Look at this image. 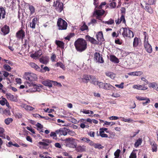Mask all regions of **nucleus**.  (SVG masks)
<instances>
[{
  "label": "nucleus",
  "mask_w": 158,
  "mask_h": 158,
  "mask_svg": "<svg viewBox=\"0 0 158 158\" xmlns=\"http://www.w3.org/2000/svg\"><path fill=\"white\" fill-rule=\"evenodd\" d=\"M87 45L85 40L82 38L78 39L74 43L77 50L81 52L85 50L86 48Z\"/></svg>",
  "instance_id": "2"
},
{
  "label": "nucleus",
  "mask_w": 158,
  "mask_h": 158,
  "mask_svg": "<svg viewBox=\"0 0 158 158\" xmlns=\"http://www.w3.org/2000/svg\"><path fill=\"white\" fill-rule=\"evenodd\" d=\"M142 142V140L141 138H139L135 142V146L136 148L138 147L139 145H140Z\"/></svg>",
  "instance_id": "34"
},
{
  "label": "nucleus",
  "mask_w": 158,
  "mask_h": 158,
  "mask_svg": "<svg viewBox=\"0 0 158 158\" xmlns=\"http://www.w3.org/2000/svg\"><path fill=\"white\" fill-rule=\"evenodd\" d=\"M25 36V32L22 29L18 31L16 34V37L19 39H23Z\"/></svg>",
  "instance_id": "8"
},
{
  "label": "nucleus",
  "mask_w": 158,
  "mask_h": 158,
  "mask_svg": "<svg viewBox=\"0 0 158 158\" xmlns=\"http://www.w3.org/2000/svg\"><path fill=\"white\" fill-rule=\"evenodd\" d=\"M29 65L32 68L36 70L39 71L40 68L36 64L33 62L29 63Z\"/></svg>",
  "instance_id": "23"
},
{
  "label": "nucleus",
  "mask_w": 158,
  "mask_h": 158,
  "mask_svg": "<svg viewBox=\"0 0 158 158\" xmlns=\"http://www.w3.org/2000/svg\"><path fill=\"white\" fill-rule=\"evenodd\" d=\"M57 26L59 30H65L67 29V22L61 18L58 19L57 22Z\"/></svg>",
  "instance_id": "4"
},
{
  "label": "nucleus",
  "mask_w": 158,
  "mask_h": 158,
  "mask_svg": "<svg viewBox=\"0 0 158 158\" xmlns=\"http://www.w3.org/2000/svg\"><path fill=\"white\" fill-rule=\"evenodd\" d=\"M112 96L114 98H118L120 96V95L117 93L113 94Z\"/></svg>",
  "instance_id": "63"
},
{
  "label": "nucleus",
  "mask_w": 158,
  "mask_h": 158,
  "mask_svg": "<svg viewBox=\"0 0 158 158\" xmlns=\"http://www.w3.org/2000/svg\"><path fill=\"white\" fill-rule=\"evenodd\" d=\"M143 3L145 4V5H146L144 8L145 10L151 14L153 13V9L151 8L149 4L147 3L146 2L143 1Z\"/></svg>",
  "instance_id": "11"
},
{
  "label": "nucleus",
  "mask_w": 158,
  "mask_h": 158,
  "mask_svg": "<svg viewBox=\"0 0 158 158\" xmlns=\"http://www.w3.org/2000/svg\"><path fill=\"white\" fill-rule=\"evenodd\" d=\"M24 77L25 78L29 81L25 83L26 88L27 89L28 87H31L32 85H34L35 84L33 81L36 80L37 76L36 74L33 73H25Z\"/></svg>",
  "instance_id": "1"
},
{
  "label": "nucleus",
  "mask_w": 158,
  "mask_h": 158,
  "mask_svg": "<svg viewBox=\"0 0 158 158\" xmlns=\"http://www.w3.org/2000/svg\"><path fill=\"white\" fill-rule=\"evenodd\" d=\"M144 101H146L143 102L142 103L143 105H145L148 103H149L150 102V100L149 99L147 98H145V100Z\"/></svg>",
  "instance_id": "54"
},
{
  "label": "nucleus",
  "mask_w": 158,
  "mask_h": 158,
  "mask_svg": "<svg viewBox=\"0 0 158 158\" xmlns=\"http://www.w3.org/2000/svg\"><path fill=\"white\" fill-rule=\"evenodd\" d=\"M122 29L123 30V32L122 33V35L124 37L133 38L134 37L133 32L131 30L127 29L126 27H122Z\"/></svg>",
  "instance_id": "6"
},
{
  "label": "nucleus",
  "mask_w": 158,
  "mask_h": 158,
  "mask_svg": "<svg viewBox=\"0 0 158 158\" xmlns=\"http://www.w3.org/2000/svg\"><path fill=\"white\" fill-rule=\"evenodd\" d=\"M42 141L43 142H40L38 143V144L39 145H42L44 146H48L49 145V144L51 143L52 142L51 140L48 139H44L42 140Z\"/></svg>",
  "instance_id": "13"
},
{
  "label": "nucleus",
  "mask_w": 158,
  "mask_h": 158,
  "mask_svg": "<svg viewBox=\"0 0 158 158\" xmlns=\"http://www.w3.org/2000/svg\"><path fill=\"white\" fill-rule=\"evenodd\" d=\"M30 11V14L32 15L35 12V8L32 6H30L29 7Z\"/></svg>",
  "instance_id": "42"
},
{
  "label": "nucleus",
  "mask_w": 158,
  "mask_h": 158,
  "mask_svg": "<svg viewBox=\"0 0 158 158\" xmlns=\"http://www.w3.org/2000/svg\"><path fill=\"white\" fill-rule=\"evenodd\" d=\"M1 31L4 35H6L8 34L10 31L9 27V26L5 25L1 28Z\"/></svg>",
  "instance_id": "16"
},
{
  "label": "nucleus",
  "mask_w": 158,
  "mask_h": 158,
  "mask_svg": "<svg viewBox=\"0 0 158 158\" xmlns=\"http://www.w3.org/2000/svg\"><path fill=\"white\" fill-rule=\"evenodd\" d=\"M6 11L3 7H0V19H3L5 18Z\"/></svg>",
  "instance_id": "17"
},
{
  "label": "nucleus",
  "mask_w": 158,
  "mask_h": 158,
  "mask_svg": "<svg viewBox=\"0 0 158 158\" xmlns=\"http://www.w3.org/2000/svg\"><path fill=\"white\" fill-rule=\"evenodd\" d=\"M124 84L123 82H122L120 84H115V86L119 88L123 89Z\"/></svg>",
  "instance_id": "55"
},
{
  "label": "nucleus",
  "mask_w": 158,
  "mask_h": 158,
  "mask_svg": "<svg viewBox=\"0 0 158 158\" xmlns=\"http://www.w3.org/2000/svg\"><path fill=\"white\" fill-rule=\"evenodd\" d=\"M120 150L119 149H117L114 153V155L116 157H118L119 156Z\"/></svg>",
  "instance_id": "57"
},
{
  "label": "nucleus",
  "mask_w": 158,
  "mask_h": 158,
  "mask_svg": "<svg viewBox=\"0 0 158 158\" xmlns=\"http://www.w3.org/2000/svg\"><path fill=\"white\" fill-rule=\"evenodd\" d=\"M92 81V83L95 85H97L99 86V83L101 82H99L97 79L94 77L91 76L90 79Z\"/></svg>",
  "instance_id": "22"
},
{
  "label": "nucleus",
  "mask_w": 158,
  "mask_h": 158,
  "mask_svg": "<svg viewBox=\"0 0 158 158\" xmlns=\"http://www.w3.org/2000/svg\"><path fill=\"white\" fill-rule=\"evenodd\" d=\"M78 140L72 138L66 139L64 140V145L66 147L71 148H75L77 146L76 141Z\"/></svg>",
  "instance_id": "3"
},
{
  "label": "nucleus",
  "mask_w": 158,
  "mask_h": 158,
  "mask_svg": "<svg viewBox=\"0 0 158 158\" xmlns=\"http://www.w3.org/2000/svg\"><path fill=\"white\" fill-rule=\"evenodd\" d=\"M3 114L7 116H10L11 114L10 110L8 109L5 110L3 111Z\"/></svg>",
  "instance_id": "43"
},
{
  "label": "nucleus",
  "mask_w": 158,
  "mask_h": 158,
  "mask_svg": "<svg viewBox=\"0 0 158 158\" xmlns=\"http://www.w3.org/2000/svg\"><path fill=\"white\" fill-rule=\"evenodd\" d=\"M3 68L6 70L8 71H10L11 69V68L10 66L6 64H5L3 65Z\"/></svg>",
  "instance_id": "46"
},
{
  "label": "nucleus",
  "mask_w": 158,
  "mask_h": 158,
  "mask_svg": "<svg viewBox=\"0 0 158 158\" xmlns=\"http://www.w3.org/2000/svg\"><path fill=\"white\" fill-rule=\"evenodd\" d=\"M139 43L138 39L137 37H135L134 39L133 43V45L134 47H136L138 46Z\"/></svg>",
  "instance_id": "36"
},
{
  "label": "nucleus",
  "mask_w": 158,
  "mask_h": 158,
  "mask_svg": "<svg viewBox=\"0 0 158 158\" xmlns=\"http://www.w3.org/2000/svg\"><path fill=\"white\" fill-rule=\"evenodd\" d=\"M52 81H53L48 80L42 81V83L45 86H46L48 87L49 88H50L52 87Z\"/></svg>",
  "instance_id": "14"
},
{
  "label": "nucleus",
  "mask_w": 158,
  "mask_h": 158,
  "mask_svg": "<svg viewBox=\"0 0 158 158\" xmlns=\"http://www.w3.org/2000/svg\"><path fill=\"white\" fill-rule=\"evenodd\" d=\"M91 77V76L84 75L83 76V77L81 78V79L83 82L87 83L89 81Z\"/></svg>",
  "instance_id": "21"
},
{
  "label": "nucleus",
  "mask_w": 158,
  "mask_h": 158,
  "mask_svg": "<svg viewBox=\"0 0 158 158\" xmlns=\"http://www.w3.org/2000/svg\"><path fill=\"white\" fill-rule=\"evenodd\" d=\"M53 6L56 7V10L59 12H60L63 10V5L62 3L58 1H56V3L54 2Z\"/></svg>",
  "instance_id": "7"
},
{
  "label": "nucleus",
  "mask_w": 158,
  "mask_h": 158,
  "mask_svg": "<svg viewBox=\"0 0 158 158\" xmlns=\"http://www.w3.org/2000/svg\"><path fill=\"white\" fill-rule=\"evenodd\" d=\"M116 4L115 2H111L110 4V6L111 8H114L116 6Z\"/></svg>",
  "instance_id": "59"
},
{
  "label": "nucleus",
  "mask_w": 158,
  "mask_h": 158,
  "mask_svg": "<svg viewBox=\"0 0 158 158\" xmlns=\"http://www.w3.org/2000/svg\"><path fill=\"white\" fill-rule=\"evenodd\" d=\"M143 44L147 52L149 53L152 52V46L149 43V42H146L143 43Z\"/></svg>",
  "instance_id": "9"
},
{
  "label": "nucleus",
  "mask_w": 158,
  "mask_h": 158,
  "mask_svg": "<svg viewBox=\"0 0 158 158\" xmlns=\"http://www.w3.org/2000/svg\"><path fill=\"white\" fill-rule=\"evenodd\" d=\"M56 66L57 67L59 66L61 68L64 70L65 69V66L64 64H63L61 62H58L56 64Z\"/></svg>",
  "instance_id": "38"
},
{
  "label": "nucleus",
  "mask_w": 158,
  "mask_h": 158,
  "mask_svg": "<svg viewBox=\"0 0 158 158\" xmlns=\"http://www.w3.org/2000/svg\"><path fill=\"white\" fill-rule=\"evenodd\" d=\"M13 121V119L11 118H7L4 120V122L6 125H9Z\"/></svg>",
  "instance_id": "35"
},
{
  "label": "nucleus",
  "mask_w": 158,
  "mask_h": 158,
  "mask_svg": "<svg viewBox=\"0 0 158 158\" xmlns=\"http://www.w3.org/2000/svg\"><path fill=\"white\" fill-rule=\"evenodd\" d=\"M151 145L152 147V150L153 152H156L157 150V145L155 142L152 143H151Z\"/></svg>",
  "instance_id": "29"
},
{
  "label": "nucleus",
  "mask_w": 158,
  "mask_h": 158,
  "mask_svg": "<svg viewBox=\"0 0 158 158\" xmlns=\"http://www.w3.org/2000/svg\"><path fill=\"white\" fill-rule=\"evenodd\" d=\"M103 38V34L102 31L98 32L97 34V39L98 41H100Z\"/></svg>",
  "instance_id": "30"
},
{
  "label": "nucleus",
  "mask_w": 158,
  "mask_h": 158,
  "mask_svg": "<svg viewBox=\"0 0 158 158\" xmlns=\"http://www.w3.org/2000/svg\"><path fill=\"white\" fill-rule=\"evenodd\" d=\"M158 85L155 83H151L149 85V87L154 88V89H156Z\"/></svg>",
  "instance_id": "56"
},
{
  "label": "nucleus",
  "mask_w": 158,
  "mask_h": 158,
  "mask_svg": "<svg viewBox=\"0 0 158 158\" xmlns=\"http://www.w3.org/2000/svg\"><path fill=\"white\" fill-rule=\"evenodd\" d=\"M40 62L44 64H47L48 62V58L47 57L42 56L39 59Z\"/></svg>",
  "instance_id": "19"
},
{
  "label": "nucleus",
  "mask_w": 158,
  "mask_h": 158,
  "mask_svg": "<svg viewBox=\"0 0 158 158\" xmlns=\"http://www.w3.org/2000/svg\"><path fill=\"white\" fill-rule=\"evenodd\" d=\"M38 20V19L37 18H34L32 20V22L30 23V27L33 29L35 28V24Z\"/></svg>",
  "instance_id": "24"
},
{
  "label": "nucleus",
  "mask_w": 158,
  "mask_h": 158,
  "mask_svg": "<svg viewBox=\"0 0 158 158\" xmlns=\"http://www.w3.org/2000/svg\"><path fill=\"white\" fill-rule=\"evenodd\" d=\"M99 133L100 135L102 137L107 138L108 137L107 135L104 133V131H100Z\"/></svg>",
  "instance_id": "41"
},
{
  "label": "nucleus",
  "mask_w": 158,
  "mask_h": 158,
  "mask_svg": "<svg viewBox=\"0 0 158 158\" xmlns=\"http://www.w3.org/2000/svg\"><path fill=\"white\" fill-rule=\"evenodd\" d=\"M38 128V129H41L43 127V126L39 123H37L35 125Z\"/></svg>",
  "instance_id": "58"
},
{
  "label": "nucleus",
  "mask_w": 158,
  "mask_h": 158,
  "mask_svg": "<svg viewBox=\"0 0 158 158\" xmlns=\"http://www.w3.org/2000/svg\"><path fill=\"white\" fill-rule=\"evenodd\" d=\"M122 118L123 119L122 120L125 122H132L133 121L132 119L130 118H125L124 117H123Z\"/></svg>",
  "instance_id": "48"
},
{
  "label": "nucleus",
  "mask_w": 158,
  "mask_h": 158,
  "mask_svg": "<svg viewBox=\"0 0 158 158\" xmlns=\"http://www.w3.org/2000/svg\"><path fill=\"white\" fill-rule=\"evenodd\" d=\"M94 12L97 15L101 16L104 14L105 11L102 9L100 10H96Z\"/></svg>",
  "instance_id": "28"
},
{
  "label": "nucleus",
  "mask_w": 158,
  "mask_h": 158,
  "mask_svg": "<svg viewBox=\"0 0 158 158\" xmlns=\"http://www.w3.org/2000/svg\"><path fill=\"white\" fill-rule=\"evenodd\" d=\"M136 151H137V150H133V151L131 154V155L129 156V158H136V155L135 152Z\"/></svg>",
  "instance_id": "37"
},
{
  "label": "nucleus",
  "mask_w": 158,
  "mask_h": 158,
  "mask_svg": "<svg viewBox=\"0 0 158 158\" xmlns=\"http://www.w3.org/2000/svg\"><path fill=\"white\" fill-rule=\"evenodd\" d=\"M94 147L95 148H97L98 149H102L103 147L102 146L101 144L95 143Z\"/></svg>",
  "instance_id": "49"
},
{
  "label": "nucleus",
  "mask_w": 158,
  "mask_h": 158,
  "mask_svg": "<svg viewBox=\"0 0 158 158\" xmlns=\"http://www.w3.org/2000/svg\"><path fill=\"white\" fill-rule=\"evenodd\" d=\"M133 88L135 89L141 90H145L147 89V87L145 86H143L141 85H135L133 86Z\"/></svg>",
  "instance_id": "20"
},
{
  "label": "nucleus",
  "mask_w": 158,
  "mask_h": 158,
  "mask_svg": "<svg viewBox=\"0 0 158 158\" xmlns=\"http://www.w3.org/2000/svg\"><path fill=\"white\" fill-rule=\"evenodd\" d=\"M104 23L108 25H112L114 23V20L112 19H110L108 21L104 22Z\"/></svg>",
  "instance_id": "39"
},
{
  "label": "nucleus",
  "mask_w": 158,
  "mask_h": 158,
  "mask_svg": "<svg viewBox=\"0 0 158 158\" xmlns=\"http://www.w3.org/2000/svg\"><path fill=\"white\" fill-rule=\"evenodd\" d=\"M94 58L98 62L100 63H103L104 62V60L102 57L100 56V54L99 53L96 52L94 54Z\"/></svg>",
  "instance_id": "10"
},
{
  "label": "nucleus",
  "mask_w": 158,
  "mask_h": 158,
  "mask_svg": "<svg viewBox=\"0 0 158 158\" xmlns=\"http://www.w3.org/2000/svg\"><path fill=\"white\" fill-rule=\"evenodd\" d=\"M110 60L112 62H114L116 63H118V60L114 56L111 55L110 56Z\"/></svg>",
  "instance_id": "32"
},
{
  "label": "nucleus",
  "mask_w": 158,
  "mask_h": 158,
  "mask_svg": "<svg viewBox=\"0 0 158 158\" xmlns=\"http://www.w3.org/2000/svg\"><path fill=\"white\" fill-rule=\"evenodd\" d=\"M26 128L27 130L31 131L32 133L35 134L34 130L32 129L31 127H27Z\"/></svg>",
  "instance_id": "64"
},
{
  "label": "nucleus",
  "mask_w": 158,
  "mask_h": 158,
  "mask_svg": "<svg viewBox=\"0 0 158 158\" xmlns=\"http://www.w3.org/2000/svg\"><path fill=\"white\" fill-rule=\"evenodd\" d=\"M76 148V150L79 152H85L86 150V147L84 145H79Z\"/></svg>",
  "instance_id": "15"
},
{
  "label": "nucleus",
  "mask_w": 158,
  "mask_h": 158,
  "mask_svg": "<svg viewBox=\"0 0 158 158\" xmlns=\"http://www.w3.org/2000/svg\"><path fill=\"white\" fill-rule=\"evenodd\" d=\"M143 35L144 36V42L145 43L146 42H149L148 41V34L146 31H144L143 32Z\"/></svg>",
  "instance_id": "33"
},
{
  "label": "nucleus",
  "mask_w": 158,
  "mask_h": 158,
  "mask_svg": "<svg viewBox=\"0 0 158 158\" xmlns=\"http://www.w3.org/2000/svg\"><path fill=\"white\" fill-rule=\"evenodd\" d=\"M85 38L86 40L90 41L92 44H95L97 42L96 40L93 38L91 37L89 35H86Z\"/></svg>",
  "instance_id": "27"
},
{
  "label": "nucleus",
  "mask_w": 158,
  "mask_h": 158,
  "mask_svg": "<svg viewBox=\"0 0 158 158\" xmlns=\"http://www.w3.org/2000/svg\"><path fill=\"white\" fill-rule=\"evenodd\" d=\"M30 56L34 59H36L39 57L36 52L34 53L31 54Z\"/></svg>",
  "instance_id": "44"
},
{
  "label": "nucleus",
  "mask_w": 158,
  "mask_h": 158,
  "mask_svg": "<svg viewBox=\"0 0 158 158\" xmlns=\"http://www.w3.org/2000/svg\"><path fill=\"white\" fill-rule=\"evenodd\" d=\"M69 130L65 128H61L60 131L61 133V135H66L67 134V132L69 131Z\"/></svg>",
  "instance_id": "31"
},
{
  "label": "nucleus",
  "mask_w": 158,
  "mask_h": 158,
  "mask_svg": "<svg viewBox=\"0 0 158 158\" xmlns=\"http://www.w3.org/2000/svg\"><path fill=\"white\" fill-rule=\"evenodd\" d=\"M88 29V26L86 25H85V23L80 28L81 30L82 31H85V30H87Z\"/></svg>",
  "instance_id": "50"
},
{
  "label": "nucleus",
  "mask_w": 158,
  "mask_h": 158,
  "mask_svg": "<svg viewBox=\"0 0 158 158\" xmlns=\"http://www.w3.org/2000/svg\"><path fill=\"white\" fill-rule=\"evenodd\" d=\"M119 19L121 22H122L123 23H126V21L125 19V17L123 15H122L121 16V17H120V18Z\"/></svg>",
  "instance_id": "53"
},
{
  "label": "nucleus",
  "mask_w": 158,
  "mask_h": 158,
  "mask_svg": "<svg viewBox=\"0 0 158 158\" xmlns=\"http://www.w3.org/2000/svg\"><path fill=\"white\" fill-rule=\"evenodd\" d=\"M99 87L100 88H102L106 90H114L115 88L109 83H103L102 82L99 83Z\"/></svg>",
  "instance_id": "5"
},
{
  "label": "nucleus",
  "mask_w": 158,
  "mask_h": 158,
  "mask_svg": "<svg viewBox=\"0 0 158 158\" xmlns=\"http://www.w3.org/2000/svg\"><path fill=\"white\" fill-rule=\"evenodd\" d=\"M7 101V100L5 98H3L2 100H0V104L2 106H4L5 104Z\"/></svg>",
  "instance_id": "47"
},
{
  "label": "nucleus",
  "mask_w": 158,
  "mask_h": 158,
  "mask_svg": "<svg viewBox=\"0 0 158 158\" xmlns=\"http://www.w3.org/2000/svg\"><path fill=\"white\" fill-rule=\"evenodd\" d=\"M50 69L47 66H45L43 68V69H41L40 68V70H39V72L41 73H44L46 71H49Z\"/></svg>",
  "instance_id": "40"
},
{
  "label": "nucleus",
  "mask_w": 158,
  "mask_h": 158,
  "mask_svg": "<svg viewBox=\"0 0 158 158\" xmlns=\"http://www.w3.org/2000/svg\"><path fill=\"white\" fill-rule=\"evenodd\" d=\"M52 83L54 85H58L60 87L62 86V85L60 83H58L56 81H52Z\"/></svg>",
  "instance_id": "61"
},
{
  "label": "nucleus",
  "mask_w": 158,
  "mask_h": 158,
  "mask_svg": "<svg viewBox=\"0 0 158 158\" xmlns=\"http://www.w3.org/2000/svg\"><path fill=\"white\" fill-rule=\"evenodd\" d=\"M55 44L58 47L61 48H64V43L61 41L56 40Z\"/></svg>",
  "instance_id": "25"
},
{
  "label": "nucleus",
  "mask_w": 158,
  "mask_h": 158,
  "mask_svg": "<svg viewBox=\"0 0 158 158\" xmlns=\"http://www.w3.org/2000/svg\"><path fill=\"white\" fill-rule=\"evenodd\" d=\"M80 139L81 140L85 142L88 143L89 141V139L86 137H81L80 138Z\"/></svg>",
  "instance_id": "51"
},
{
  "label": "nucleus",
  "mask_w": 158,
  "mask_h": 158,
  "mask_svg": "<svg viewBox=\"0 0 158 158\" xmlns=\"http://www.w3.org/2000/svg\"><path fill=\"white\" fill-rule=\"evenodd\" d=\"M6 96L8 99L10 101L15 102H17L18 101L17 98L10 93H6Z\"/></svg>",
  "instance_id": "12"
},
{
  "label": "nucleus",
  "mask_w": 158,
  "mask_h": 158,
  "mask_svg": "<svg viewBox=\"0 0 158 158\" xmlns=\"http://www.w3.org/2000/svg\"><path fill=\"white\" fill-rule=\"evenodd\" d=\"M56 59V56L54 53H52L51 57V59L52 62L55 61V59Z\"/></svg>",
  "instance_id": "52"
},
{
  "label": "nucleus",
  "mask_w": 158,
  "mask_h": 158,
  "mask_svg": "<svg viewBox=\"0 0 158 158\" xmlns=\"http://www.w3.org/2000/svg\"><path fill=\"white\" fill-rule=\"evenodd\" d=\"M34 87L32 88V92H40V91L41 89L38 88L36 87V86H33Z\"/></svg>",
  "instance_id": "45"
},
{
  "label": "nucleus",
  "mask_w": 158,
  "mask_h": 158,
  "mask_svg": "<svg viewBox=\"0 0 158 158\" xmlns=\"http://www.w3.org/2000/svg\"><path fill=\"white\" fill-rule=\"evenodd\" d=\"M21 107L24 108L27 111H32L35 109L32 107L27 105L25 104H23L21 106Z\"/></svg>",
  "instance_id": "18"
},
{
  "label": "nucleus",
  "mask_w": 158,
  "mask_h": 158,
  "mask_svg": "<svg viewBox=\"0 0 158 158\" xmlns=\"http://www.w3.org/2000/svg\"><path fill=\"white\" fill-rule=\"evenodd\" d=\"M143 73L141 71H136L135 72V76H140L143 74Z\"/></svg>",
  "instance_id": "60"
},
{
  "label": "nucleus",
  "mask_w": 158,
  "mask_h": 158,
  "mask_svg": "<svg viewBox=\"0 0 158 158\" xmlns=\"http://www.w3.org/2000/svg\"><path fill=\"white\" fill-rule=\"evenodd\" d=\"M106 75L110 78L111 79H113L115 77V75L114 73L110 72H107L105 73Z\"/></svg>",
  "instance_id": "26"
},
{
  "label": "nucleus",
  "mask_w": 158,
  "mask_h": 158,
  "mask_svg": "<svg viewBox=\"0 0 158 158\" xmlns=\"http://www.w3.org/2000/svg\"><path fill=\"white\" fill-rule=\"evenodd\" d=\"M136 99L137 100L142 101V100H144L146 98L140 96H137L136 97Z\"/></svg>",
  "instance_id": "62"
}]
</instances>
